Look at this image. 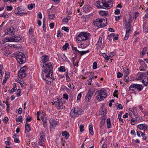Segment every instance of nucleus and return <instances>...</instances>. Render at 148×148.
I'll return each mask as SVG.
<instances>
[{"instance_id": "62", "label": "nucleus", "mask_w": 148, "mask_h": 148, "mask_svg": "<svg viewBox=\"0 0 148 148\" xmlns=\"http://www.w3.org/2000/svg\"><path fill=\"white\" fill-rule=\"evenodd\" d=\"M65 75L66 77V79L69 81L70 80V78L67 72H66L65 73Z\"/></svg>"}, {"instance_id": "54", "label": "nucleus", "mask_w": 148, "mask_h": 148, "mask_svg": "<svg viewBox=\"0 0 148 148\" xmlns=\"http://www.w3.org/2000/svg\"><path fill=\"white\" fill-rule=\"evenodd\" d=\"M139 109L140 110V111H141V112L143 113H145V112L143 110V108L141 106H139Z\"/></svg>"}, {"instance_id": "57", "label": "nucleus", "mask_w": 148, "mask_h": 148, "mask_svg": "<svg viewBox=\"0 0 148 148\" xmlns=\"http://www.w3.org/2000/svg\"><path fill=\"white\" fill-rule=\"evenodd\" d=\"M113 37H114V39L116 40H118V36L117 34L114 35H113Z\"/></svg>"}, {"instance_id": "28", "label": "nucleus", "mask_w": 148, "mask_h": 148, "mask_svg": "<svg viewBox=\"0 0 148 148\" xmlns=\"http://www.w3.org/2000/svg\"><path fill=\"white\" fill-rule=\"evenodd\" d=\"M107 124V127L108 128H110L111 127V125L110 118H108L106 121Z\"/></svg>"}, {"instance_id": "2", "label": "nucleus", "mask_w": 148, "mask_h": 148, "mask_svg": "<svg viewBox=\"0 0 148 148\" xmlns=\"http://www.w3.org/2000/svg\"><path fill=\"white\" fill-rule=\"evenodd\" d=\"M95 5L98 8L109 9L112 6L111 0H99Z\"/></svg>"}, {"instance_id": "16", "label": "nucleus", "mask_w": 148, "mask_h": 148, "mask_svg": "<svg viewBox=\"0 0 148 148\" xmlns=\"http://www.w3.org/2000/svg\"><path fill=\"white\" fill-rule=\"evenodd\" d=\"M102 40V38L101 37H99V40L97 43V44L96 45V48H97L98 49L100 48V47L101 45Z\"/></svg>"}, {"instance_id": "60", "label": "nucleus", "mask_w": 148, "mask_h": 148, "mask_svg": "<svg viewBox=\"0 0 148 148\" xmlns=\"http://www.w3.org/2000/svg\"><path fill=\"white\" fill-rule=\"evenodd\" d=\"M54 26V24L53 23H51L49 24V26L51 28H53Z\"/></svg>"}, {"instance_id": "17", "label": "nucleus", "mask_w": 148, "mask_h": 148, "mask_svg": "<svg viewBox=\"0 0 148 148\" xmlns=\"http://www.w3.org/2000/svg\"><path fill=\"white\" fill-rule=\"evenodd\" d=\"M147 125L146 124H140L138 125L137 127L140 130H146Z\"/></svg>"}, {"instance_id": "37", "label": "nucleus", "mask_w": 148, "mask_h": 148, "mask_svg": "<svg viewBox=\"0 0 148 148\" xmlns=\"http://www.w3.org/2000/svg\"><path fill=\"white\" fill-rule=\"evenodd\" d=\"M45 136L44 133L43 132V131L41 132L40 134V138L45 139Z\"/></svg>"}, {"instance_id": "64", "label": "nucleus", "mask_w": 148, "mask_h": 148, "mask_svg": "<svg viewBox=\"0 0 148 148\" xmlns=\"http://www.w3.org/2000/svg\"><path fill=\"white\" fill-rule=\"evenodd\" d=\"M148 18V14H145L143 17V18L145 20H146Z\"/></svg>"}, {"instance_id": "38", "label": "nucleus", "mask_w": 148, "mask_h": 148, "mask_svg": "<svg viewBox=\"0 0 148 148\" xmlns=\"http://www.w3.org/2000/svg\"><path fill=\"white\" fill-rule=\"evenodd\" d=\"M68 87L71 89H73L74 88V86L72 83H69L68 85Z\"/></svg>"}, {"instance_id": "55", "label": "nucleus", "mask_w": 148, "mask_h": 148, "mask_svg": "<svg viewBox=\"0 0 148 148\" xmlns=\"http://www.w3.org/2000/svg\"><path fill=\"white\" fill-rule=\"evenodd\" d=\"M18 8H16L14 10V12L15 14L17 15L19 12V11L18 10Z\"/></svg>"}, {"instance_id": "11", "label": "nucleus", "mask_w": 148, "mask_h": 148, "mask_svg": "<svg viewBox=\"0 0 148 148\" xmlns=\"http://www.w3.org/2000/svg\"><path fill=\"white\" fill-rule=\"evenodd\" d=\"M94 92V91L93 89H90L89 90L88 93L86 96L85 98V100L88 101L92 96Z\"/></svg>"}, {"instance_id": "26", "label": "nucleus", "mask_w": 148, "mask_h": 148, "mask_svg": "<svg viewBox=\"0 0 148 148\" xmlns=\"http://www.w3.org/2000/svg\"><path fill=\"white\" fill-rule=\"evenodd\" d=\"M13 137L14 139V141L15 142L18 143L20 142V140L18 138V136L15 135L13 136Z\"/></svg>"}, {"instance_id": "35", "label": "nucleus", "mask_w": 148, "mask_h": 148, "mask_svg": "<svg viewBox=\"0 0 148 148\" xmlns=\"http://www.w3.org/2000/svg\"><path fill=\"white\" fill-rule=\"evenodd\" d=\"M72 50L74 51V53H75V54H76V52H78V53L79 52V50H78L77 49V48L76 47H74L73 46H72Z\"/></svg>"}, {"instance_id": "5", "label": "nucleus", "mask_w": 148, "mask_h": 148, "mask_svg": "<svg viewBox=\"0 0 148 148\" xmlns=\"http://www.w3.org/2000/svg\"><path fill=\"white\" fill-rule=\"evenodd\" d=\"M131 21V19H130L127 22L126 20L125 21L124 23V28L126 29V34L124 38V40H127L129 36L131 28L130 24Z\"/></svg>"}, {"instance_id": "18", "label": "nucleus", "mask_w": 148, "mask_h": 148, "mask_svg": "<svg viewBox=\"0 0 148 148\" xmlns=\"http://www.w3.org/2000/svg\"><path fill=\"white\" fill-rule=\"evenodd\" d=\"M25 129L26 132L28 133L31 130L30 125L27 122H26L25 125Z\"/></svg>"}, {"instance_id": "39", "label": "nucleus", "mask_w": 148, "mask_h": 148, "mask_svg": "<svg viewBox=\"0 0 148 148\" xmlns=\"http://www.w3.org/2000/svg\"><path fill=\"white\" fill-rule=\"evenodd\" d=\"M62 29L68 32H69V29L67 27H63L62 28Z\"/></svg>"}, {"instance_id": "20", "label": "nucleus", "mask_w": 148, "mask_h": 148, "mask_svg": "<svg viewBox=\"0 0 148 148\" xmlns=\"http://www.w3.org/2000/svg\"><path fill=\"white\" fill-rule=\"evenodd\" d=\"M53 101L56 106L58 107L60 104H62L61 101L58 98H55L54 99Z\"/></svg>"}, {"instance_id": "48", "label": "nucleus", "mask_w": 148, "mask_h": 148, "mask_svg": "<svg viewBox=\"0 0 148 148\" xmlns=\"http://www.w3.org/2000/svg\"><path fill=\"white\" fill-rule=\"evenodd\" d=\"M17 82L19 83L21 86H22V85H23V84L24 83V82H23L21 81L19 79H17Z\"/></svg>"}, {"instance_id": "7", "label": "nucleus", "mask_w": 148, "mask_h": 148, "mask_svg": "<svg viewBox=\"0 0 148 148\" xmlns=\"http://www.w3.org/2000/svg\"><path fill=\"white\" fill-rule=\"evenodd\" d=\"M98 94L96 96V99L97 100L101 101L103 100L107 96V95L105 91L101 89L97 91Z\"/></svg>"}, {"instance_id": "21", "label": "nucleus", "mask_w": 148, "mask_h": 148, "mask_svg": "<svg viewBox=\"0 0 148 148\" xmlns=\"http://www.w3.org/2000/svg\"><path fill=\"white\" fill-rule=\"evenodd\" d=\"M13 39V42H18L21 39L20 36L18 35H15L14 36V38H12Z\"/></svg>"}, {"instance_id": "22", "label": "nucleus", "mask_w": 148, "mask_h": 148, "mask_svg": "<svg viewBox=\"0 0 148 148\" xmlns=\"http://www.w3.org/2000/svg\"><path fill=\"white\" fill-rule=\"evenodd\" d=\"M13 39L12 38H6L4 39L3 42V43L4 44L5 43L7 42H13Z\"/></svg>"}, {"instance_id": "33", "label": "nucleus", "mask_w": 148, "mask_h": 148, "mask_svg": "<svg viewBox=\"0 0 148 148\" xmlns=\"http://www.w3.org/2000/svg\"><path fill=\"white\" fill-rule=\"evenodd\" d=\"M35 6V4H29L28 5V8L29 10H32L33 8Z\"/></svg>"}, {"instance_id": "32", "label": "nucleus", "mask_w": 148, "mask_h": 148, "mask_svg": "<svg viewBox=\"0 0 148 148\" xmlns=\"http://www.w3.org/2000/svg\"><path fill=\"white\" fill-rule=\"evenodd\" d=\"M16 121L17 122H22V116L21 115L19 117L17 118L16 119Z\"/></svg>"}, {"instance_id": "14", "label": "nucleus", "mask_w": 148, "mask_h": 148, "mask_svg": "<svg viewBox=\"0 0 148 148\" xmlns=\"http://www.w3.org/2000/svg\"><path fill=\"white\" fill-rule=\"evenodd\" d=\"M5 34L12 33L13 35L14 34L15 32V29L13 27H11L9 28L6 29L5 30Z\"/></svg>"}, {"instance_id": "52", "label": "nucleus", "mask_w": 148, "mask_h": 148, "mask_svg": "<svg viewBox=\"0 0 148 148\" xmlns=\"http://www.w3.org/2000/svg\"><path fill=\"white\" fill-rule=\"evenodd\" d=\"M43 30H44V27H45V18H44L43 21Z\"/></svg>"}, {"instance_id": "34", "label": "nucleus", "mask_w": 148, "mask_h": 148, "mask_svg": "<svg viewBox=\"0 0 148 148\" xmlns=\"http://www.w3.org/2000/svg\"><path fill=\"white\" fill-rule=\"evenodd\" d=\"M124 78L123 80L125 82H128L129 81V80L128 75H124Z\"/></svg>"}, {"instance_id": "13", "label": "nucleus", "mask_w": 148, "mask_h": 148, "mask_svg": "<svg viewBox=\"0 0 148 148\" xmlns=\"http://www.w3.org/2000/svg\"><path fill=\"white\" fill-rule=\"evenodd\" d=\"M24 67L22 68L18 73V76L20 78H22L25 77L27 74L25 73V70L24 69Z\"/></svg>"}, {"instance_id": "43", "label": "nucleus", "mask_w": 148, "mask_h": 148, "mask_svg": "<svg viewBox=\"0 0 148 148\" xmlns=\"http://www.w3.org/2000/svg\"><path fill=\"white\" fill-rule=\"evenodd\" d=\"M117 78H120L122 77V76H123V74L119 72L117 73Z\"/></svg>"}, {"instance_id": "27", "label": "nucleus", "mask_w": 148, "mask_h": 148, "mask_svg": "<svg viewBox=\"0 0 148 148\" xmlns=\"http://www.w3.org/2000/svg\"><path fill=\"white\" fill-rule=\"evenodd\" d=\"M89 52V50H88L85 51H79L78 53L80 54V56H82L84 54Z\"/></svg>"}, {"instance_id": "29", "label": "nucleus", "mask_w": 148, "mask_h": 148, "mask_svg": "<svg viewBox=\"0 0 148 148\" xmlns=\"http://www.w3.org/2000/svg\"><path fill=\"white\" fill-rule=\"evenodd\" d=\"M89 131L91 135H93L94 134V133L92 127V125H89Z\"/></svg>"}, {"instance_id": "9", "label": "nucleus", "mask_w": 148, "mask_h": 148, "mask_svg": "<svg viewBox=\"0 0 148 148\" xmlns=\"http://www.w3.org/2000/svg\"><path fill=\"white\" fill-rule=\"evenodd\" d=\"M83 111L82 110L79 109L78 108H75L72 109L70 113V115L71 117L75 118L77 117L79 115L82 114Z\"/></svg>"}, {"instance_id": "1", "label": "nucleus", "mask_w": 148, "mask_h": 148, "mask_svg": "<svg viewBox=\"0 0 148 148\" xmlns=\"http://www.w3.org/2000/svg\"><path fill=\"white\" fill-rule=\"evenodd\" d=\"M45 68L44 65L42 66V68L44 69L42 70L45 73H47L45 75V78L43 77L44 79L48 84H49L51 83V79H52L53 75V67L51 63H49L45 64Z\"/></svg>"}, {"instance_id": "44", "label": "nucleus", "mask_w": 148, "mask_h": 148, "mask_svg": "<svg viewBox=\"0 0 148 148\" xmlns=\"http://www.w3.org/2000/svg\"><path fill=\"white\" fill-rule=\"evenodd\" d=\"M84 126L83 125H79L80 130L81 132H83L84 130Z\"/></svg>"}, {"instance_id": "63", "label": "nucleus", "mask_w": 148, "mask_h": 148, "mask_svg": "<svg viewBox=\"0 0 148 148\" xmlns=\"http://www.w3.org/2000/svg\"><path fill=\"white\" fill-rule=\"evenodd\" d=\"M63 98L66 99H68V95L66 94H64L63 95Z\"/></svg>"}, {"instance_id": "6", "label": "nucleus", "mask_w": 148, "mask_h": 148, "mask_svg": "<svg viewBox=\"0 0 148 148\" xmlns=\"http://www.w3.org/2000/svg\"><path fill=\"white\" fill-rule=\"evenodd\" d=\"M15 58L20 64L24 63L26 60L25 56L24 54L21 52H19L16 54Z\"/></svg>"}, {"instance_id": "36", "label": "nucleus", "mask_w": 148, "mask_h": 148, "mask_svg": "<svg viewBox=\"0 0 148 148\" xmlns=\"http://www.w3.org/2000/svg\"><path fill=\"white\" fill-rule=\"evenodd\" d=\"M69 45V44L68 43H66L62 47V49L64 50H66Z\"/></svg>"}, {"instance_id": "40", "label": "nucleus", "mask_w": 148, "mask_h": 148, "mask_svg": "<svg viewBox=\"0 0 148 148\" xmlns=\"http://www.w3.org/2000/svg\"><path fill=\"white\" fill-rule=\"evenodd\" d=\"M16 89V85H15L14 87L11 89L10 91V92L11 93H13L15 91V90Z\"/></svg>"}, {"instance_id": "47", "label": "nucleus", "mask_w": 148, "mask_h": 148, "mask_svg": "<svg viewBox=\"0 0 148 148\" xmlns=\"http://www.w3.org/2000/svg\"><path fill=\"white\" fill-rule=\"evenodd\" d=\"M146 47H144L142 51V55H144L145 54V52L146 51Z\"/></svg>"}, {"instance_id": "46", "label": "nucleus", "mask_w": 148, "mask_h": 148, "mask_svg": "<svg viewBox=\"0 0 148 148\" xmlns=\"http://www.w3.org/2000/svg\"><path fill=\"white\" fill-rule=\"evenodd\" d=\"M141 133V135L143 138V139L144 140H146L147 139V138L145 134H144L142 132H140Z\"/></svg>"}, {"instance_id": "42", "label": "nucleus", "mask_w": 148, "mask_h": 148, "mask_svg": "<svg viewBox=\"0 0 148 148\" xmlns=\"http://www.w3.org/2000/svg\"><path fill=\"white\" fill-rule=\"evenodd\" d=\"M97 67V64L96 62H94L93 64V68L94 69H96Z\"/></svg>"}, {"instance_id": "61", "label": "nucleus", "mask_w": 148, "mask_h": 148, "mask_svg": "<svg viewBox=\"0 0 148 148\" xmlns=\"http://www.w3.org/2000/svg\"><path fill=\"white\" fill-rule=\"evenodd\" d=\"M18 93H17V95L18 97H19L20 96L21 90L20 89H18L17 90Z\"/></svg>"}, {"instance_id": "58", "label": "nucleus", "mask_w": 148, "mask_h": 148, "mask_svg": "<svg viewBox=\"0 0 148 148\" xmlns=\"http://www.w3.org/2000/svg\"><path fill=\"white\" fill-rule=\"evenodd\" d=\"M7 9L8 10H12V8L11 6H7Z\"/></svg>"}, {"instance_id": "19", "label": "nucleus", "mask_w": 148, "mask_h": 148, "mask_svg": "<svg viewBox=\"0 0 148 148\" xmlns=\"http://www.w3.org/2000/svg\"><path fill=\"white\" fill-rule=\"evenodd\" d=\"M29 41L30 43H31V42L33 43L36 42V39L34 36L31 35V36H29Z\"/></svg>"}, {"instance_id": "41", "label": "nucleus", "mask_w": 148, "mask_h": 148, "mask_svg": "<svg viewBox=\"0 0 148 148\" xmlns=\"http://www.w3.org/2000/svg\"><path fill=\"white\" fill-rule=\"evenodd\" d=\"M117 108L119 109H122L123 108L121 104H119L118 103H117V105L116 106Z\"/></svg>"}, {"instance_id": "51", "label": "nucleus", "mask_w": 148, "mask_h": 148, "mask_svg": "<svg viewBox=\"0 0 148 148\" xmlns=\"http://www.w3.org/2000/svg\"><path fill=\"white\" fill-rule=\"evenodd\" d=\"M48 16L51 19H52L54 17L55 15L54 14H48Z\"/></svg>"}, {"instance_id": "12", "label": "nucleus", "mask_w": 148, "mask_h": 148, "mask_svg": "<svg viewBox=\"0 0 148 148\" xmlns=\"http://www.w3.org/2000/svg\"><path fill=\"white\" fill-rule=\"evenodd\" d=\"M41 58L42 59V62H41V64H40V65L42 67V65H44L45 66V64H47L49 63H50V62H49L46 63V62L47 61H48L49 60V57L48 56L45 55L42 56Z\"/></svg>"}, {"instance_id": "45", "label": "nucleus", "mask_w": 148, "mask_h": 148, "mask_svg": "<svg viewBox=\"0 0 148 148\" xmlns=\"http://www.w3.org/2000/svg\"><path fill=\"white\" fill-rule=\"evenodd\" d=\"M32 118L30 117L29 116H28L27 117V118L26 119V122H30L32 120Z\"/></svg>"}, {"instance_id": "49", "label": "nucleus", "mask_w": 148, "mask_h": 148, "mask_svg": "<svg viewBox=\"0 0 148 148\" xmlns=\"http://www.w3.org/2000/svg\"><path fill=\"white\" fill-rule=\"evenodd\" d=\"M114 13L116 14H119L120 13V10L119 9H116L115 12Z\"/></svg>"}, {"instance_id": "24", "label": "nucleus", "mask_w": 148, "mask_h": 148, "mask_svg": "<svg viewBox=\"0 0 148 148\" xmlns=\"http://www.w3.org/2000/svg\"><path fill=\"white\" fill-rule=\"evenodd\" d=\"M99 14L101 15L102 16H106L108 14V12L106 11H101L99 12Z\"/></svg>"}, {"instance_id": "4", "label": "nucleus", "mask_w": 148, "mask_h": 148, "mask_svg": "<svg viewBox=\"0 0 148 148\" xmlns=\"http://www.w3.org/2000/svg\"><path fill=\"white\" fill-rule=\"evenodd\" d=\"M89 34L86 32H81L75 37L76 40L79 41L86 40L89 38Z\"/></svg>"}, {"instance_id": "8", "label": "nucleus", "mask_w": 148, "mask_h": 148, "mask_svg": "<svg viewBox=\"0 0 148 148\" xmlns=\"http://www.w3.org/2000/svg\"><path fill=\"white\" fill-rule=\"evenodd\" d=\"M143 73L139 75V78L142 80V82L144 85L147 86L148 84V72Z\"/></svg>"}, {"instance_id": "56", "label": "nucleus", "mask_w": 148, "mask_h": 148, "mask_svg": "<svg viewBox=\"0 0 148 148\" xmlns=\"http://www.w3.org/2000/svg\"><path fill=\"white\" fill-rule=\"evenodd\" d=\"M18 112L19 114H21L22 112V109L21 108H19L18 110Z\"/></svg>"}, {"instance_id": "53", "label": "nucleus", "mask_w": 148, "mask_h": 148, "mask_svg": "<svg viewBox=\"0 0 148 148\" xmlns=\"http://www.w3.org/2000/svg\"><path fill=\"white\" fill-rule=\"evenodd\" d=\"M121 16H115V18L116 21H118L120 19V18H121Z\"/></svg>"}, {"instance_id": "25", "label": "nucleus", "mask_w": 148, "mask_h": 148, "mask_svg": "<svg viewBox=\"0 0 148 148\" xmlns=\"http://www.w3.org/2000/svg\"><path fill=\"white\" fill-rule=\"evenodd\" d=\"M124 75H128L129 74V71L128 69L126 68H124L123 69Z\"/></svg>"}, {"instance_id": "23", "label": "nucleus", "mask_w": 148, "mask_h": 148, "mask_svg": "<svg viewBox=\"0 0 148 148\" xmlns=\"http://www.w3.org/2000/svg\"><path fill=\"white\" fill-rule=\"evenodd\" d=\"M62 134L63 136H65V138L66 139H67L68 138L69 136V134L66 131L62 132Z\"/></svg>"}, {"instance_id": "10", "label": "nucleus", "mask_w": 148, "mask_h": 148, "mask_svg": "<svg viewBox=\"0 0 148 148\" xmlns=\"http://www.w3.org/2000/svg\"><path fill=\"white\" fill-rule=\"evenodd\" d=\"M143 89V87L141 84H134L131 85L129 88L130 90L132 91H134L135 89H137L138 91H141Z\"/></svg>"}, {"instance_id": "15", "label": "nucleus", "mask_w": 148, "mask_h": 148, "mask_svg": "<svg viewBox=\"0 0 148 148\" xmlns=\"http://www.w3.org/2000/svg\"><path fill=\"white\" fill-rule=\"evenodd\" d=\"M51 122H50V129H53L58 124V123L54 120H51Z\"/></svg>"}, {"instance_id": "31", "label": "nucleus", "mask_w": 148, "mask_h": 148, "mask_svg": "<svg viewBox=\"0 0 148 148\" xmlns=\"http://www.w3.org/2000/svg\"><path fill=\"white\" fill-rule=\"evenodd\" d=\"M58 69L60 72H65L66 71L65 69V67L62 66H60Z\"/></svg>"}, {"instance_id": "3", "label": "nucleus", "mask_w": 148, "mask_h": 148, "mask_svg": "<svg viewBox=\"0 0 148 148\" xmlns=\"http://www.w3.org/2000/svg\"><path fill=\"white\" fill-rule=\"evenodd\" d=\"M107 20V19L106 18H98L94 21L93 23L95 26L98 28H102L107 25V24L106 22Z\"/></svg>"}, {"instance_id": "50", "label": "nucleus", "mask_w": 148, "mask_h": 148, "mask_svg": "<svg viewBox=\"0 0 148 148\" xmlns=\"http://www.w3.org/2000/svg\"><path fill=\"white\" fill-rule=\"evenodd\" d=\"M94 76H92V77H90V78L88 80V85H90L91 84V82L93 78L94 77Z\"/></svg>"}, {"instance_id": "30", "label": "nucleus", "mask_w": 148, "mask_h": 148, "mask_svg": "<svg viewBox=\"0 0 148 148\" xmlns=\"http://www.w3.org/2000/svg\"><path fill=\"white\" fill-rule=\"evenodd\" d=\"M44 138H39L38 142L39 144L40 145H42L44 143Z\"/></svg>"}, {"instance_id": "59", "label": "nucleus", "mask_w": 148, "mask_h": 148, "mask_svg": "<svg viewBox=\"0 0 148 148\" xmlns=\"http://www.w3.org/2000/svg\"><path fill=\"white\" fill-rule=\"evenodd\" d=\"M81 96L82 95L81 93H79L78 94L77 97V100H79L80 99L81 97Z\"/></svg>"}]
</instances>
